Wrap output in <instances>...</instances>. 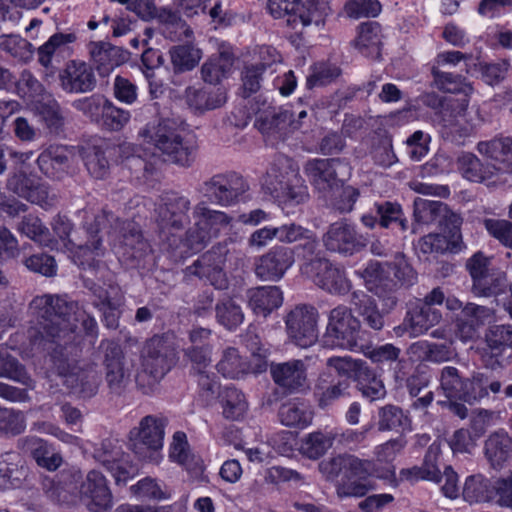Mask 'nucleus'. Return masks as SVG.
<instances>
[{
    "mask_svg": "<svg viewBox=\"0 0 512 512\" xmlns=\"http://www.w3.org/2000/svg\"><path fill=\"white\" fill-rule=\"evenodd\" d=\"M40 324L46 335L48 355L59 376L63 377V385L79 397L87 399L94 397L99 389L101 378L94 364L80 367L76 357L75 324L73 317L77 306L58 298H41L34 302Z\"/></svg>",
    "mask_w": 512,
    "mask_h": 512,
    "instance_id": "obj_1",
    "label": "nucleus"
},
{
    "mask_svg": "<svg viewBox=\"0 0 512 512\" xmlns=\"http://www.w3.org/2000/svg\"><path fill=\"white\" fill-rule=\"evenodd\" d=\"M249 189L242 175L230 171L218 173L204 180L196 191L206 200L198 202L193 208L194 217L216 237L219 230L229 225L231 217L225 212L211 209L208 203L219 207H230L240 202Z\"/></svg>",
    "mask_w": 512,
    "mask_h": 512,
    "instance_id": "obj_2",
    "label": "nucleus"
},
{
    "mask_svg": "<svg viewBox=\"0 0 512 512\" xmlns=\"http://www.w3.org/2000/svg\"><path fill=\"white\" fill-rule=\"evenodd\" d=\"M318 467L327 480L332 481L343 475L336 484V493L340 499L364 497L376 489L370 477L389 480L394 475L391 468L380 467L371 459H361L352 454H339L322 460Z\"/></svg>",
    "mask_w": 512,
    "mask_h": 512,
    "instance_id": "obj_3",
    "label": "nucleus"
},
{
    "mask_svg": "<svg viewBox=\"0 0 512 512\" xmlns=\"http://www.w3.org/2000/svg\"><path fill=\"white\" fill-rule=\"evenodd\" d=\"M477 151L490 162L484 164L470 152H463L458 157V168L467 180L490 186L500 182L503 175L512 173L511 137L501 136L489 141H480L477 144Z\"/></svg>",
    "mask_w": 512,
    "mask_h": 512,
    "instance_id": "obj_4",
    "label": "nucleus"
},
{
    "mask_svg": "<svg viewBox=\"0 0 512 512\" xmlns=\"http://www.w3.org/2000/svg\"><path fill=\"white\" fill-rule=\"evenodd\" d=\"M113 218V213L103 212L97 215L94 221L86 228L87 241L85 243H77L70 237L73 229L71 221L65 217L57 215L51 222L54 234L63 242L68 250H74L73 260L85 272L103 269L102 264L96 259L105 253L102 236L100 232L106 224V220Z\"/></svg>",
    "mask_w": 512,
    "mask_h": 512,
    "instance_id": "obj_5",
    "label": "nucleus"
},
{
    "mask_svg": "<svg viewBox=\"0 0 512 512\" xmlns=\"http://www.w3.org/2000/svg\"><path fill=\"white\" fill-rule=\"evenodd\" d=\"M143 142L153 145L164 156V161L181 167H191L196 158L197 146L181 136L176 121L165 118L147 123L140 131Z\"/></svg>",
    "mask_w": 512,
    "mask_h": 512,
    "instance_id": "obj_6",
    "label": "nucleus"
},
{
    "mask_svg": "<svg viewBox=\"0 0 512 512\" xmlns=\"http://www.w3.org/2000/svg\"><path fill=\"white\" fill-rule=\"evenodd\" d=\"M262 189L266 194L283 203L300 204L309 196L295 162L282 154L275 156L264 175Z\"/></svg>",
    "mask_w": 512,
    "mask_h": 512,
    "instance_id": "obj_7",
    "label": "nucleus"
},
{
    "mask_svg": "<svg viewBox=\"0 0 512 512\" xmlns=\"http://www.w3.org/2000/svg\"><path fill=\"white\" fill-rule=\"evenodd\" d=\"M440 386L448 398L461 400L470 405L487 398L489 392L496 394L501 389V383L489 373L478 371L464 378L453 366L442 368Z\"/></svg>",
    "mask_w": 512,
    "mask_h": 512,
    "instance_id": "obj_8",
    "label": "nucleus"
},
{
    "mask_svg": "<svg viewBox=\"0 0 512 512\" xmlns=\"http://www.w3.org/2000/svg\"><path fill=\"white\" fill-rule=\"evenodd\" d=\"M121 242V258L125 265L132 269L149 270L153 265L152 249L144 237L139 224L130 220H121L113 214V218L107 219Z\"/></svg>",
    "mask_w": 512,
    "mask_h": 512,
    "instance_id": "obj_9",
    "label": "nucleus"
},
{
    "mask_svg": "<svg viewBox=\"0 0 512 512\" xmlns=\"http://www.w3.org/2000/svg\"><path fill=\"white\" fill-rule=\"evenodd\" d=\"M190 209V199L178 192L168 191L160 196L156 207L159 237L167 241L170 248L177 247L174 232L183 230L190 223Z\"/></svg>",
    "mask_w": 512,
    "mask_h": 512,
    "instance_id": "obj_10",
    "label": "nucleus"
},
{
    "mask_svg": "<svg viewBox=\"0 0 512 512\" xmlns=\"http://www.w3.org/2000/svg\"><path fill=\"white\" fill-rule=\"evenodd\" d=\"M417 281V273L406 257L398 253L392 261L379 264L378 283L375 294L382 299L388 310H392L398 301L396 291L399 286H411Z\"/></svg>",
    "mask_w": 512,
    "mask_h": 512,
    "instance_id": "obj_11",
    "label": "nucleus"
},
{
    "mask_svg": "<svg viewBox=\"0 0 512 512\" xmlns=\"http://www.w3.org/2000/svg\"><path fill=\"white\" fill-rule=\"evenodd\" d=\"M359 332L360 321L352 309L338 305L329 311L322 345L331 349L354 350L358 345Z\"/></svg>",
    "mask_w": 512,
    "mask_h": 512,
    "instance_id": "obj_12",
    "label": "nucleus"
},
{
    "mask_svg": "<svg viewBox=\"0 0 512 512\" xmlns=\"http://www.w3.org/2000/svg\"><path fill=\"white\" fill-rule=\"evenodd\" d=\"M349 360V356L330 357L326 361L327 368L332 371H324L319 374L313 386V397L318 407L327 409L340 398L349 394L351 387L350 375H342L339 372L340 362Z\"/></svg>",
    "mask_w": 512,
    "mask_h": 512,
    "instance_id": "obj_13",
    "label": "nucleus"
},
{
    "mask_svg": "<svg viewBox=\"0 0 512 512\" xmlns=\"http://www.w3.org/2000/svg\"><path fill=\"white\" fill-rule=\"evenodd\" d=\"M229 253L227 243H218L202 254L192 265L184 269L186 277L195 276L208 282L218 290L228 287V279L224 272L226 257Z\"/></svg>",
    "mask_w": 512,
    "mask_h": 512,
    "instance_id": "obj_14",
    "label": "nucleus"
},
{
    "mask_svg": "<svg viewBox=\"0 0 512 512\" xmlns=\"http://www.w3.org/2000/svg\"><path fill=\"white\" fill-rule=\"evenodd\" d=\"M319 312L310 304H299L285 317L288 338L298 347L308 348L318 340Z\"/></svg>",
    "mask_w": 512,
    "mask_h": 512,
    "instance_id": "obj_15",
    "label": "nucleus"
},
{
    "mask_svg": "<svg viewBox=\"0 0 512 512\" xmlns=\"http://www.w3.org/2000/svg\"><path fill=\"white\" fill-rule=\"evenodd\" d=\"M167 420L153 415L145 416L135 430L136 436L131 439V448L139 459L148 462H158L160 450L163 447L164 428Z\"/></svg>",
    "mask_w": 512,
    "mask_h": 512,
    "instance_id": "obj_16",
    "label": "nucleus"
},
{
    "mask_svg": "<svg viewBox=\"0 0 512 512\" xmlns=\"http://www.w3.org/2000/svg\"><path fill=\"white\" fill-rule=\"evenodd\" d=\"M98 349L102 353L106 387L111 395L121 396L130 382V374L124 368L122 348L117 342L104 339Z\"/></svg>",
    "mask_w": 512,
    "mask_h": 512,
    "instance_id": "obj_17",
    "label": "nucleus"
},
{
    "mask_svg": "<svg viewBox=\"0 0 512 512\" xmlns=\"http://www.w3.org/2000/svg\"><path fill=\"white\" fill-rule=\"evenodd\" d=\"M304 173L320 191L339 188L350 175V166L340 158H315L304 165Z\"/></svg>",
    "mask_w": 512,
    "mask_h": 512,
    "instance_id": "obj_18",
    "label": "nucleus"
},
{
    "mask_svg": "<svg viewBox=\"0 0 512 512\" xmlns=\"http://www.w3.org/2000/svg\"><path fill=\"white\" fill-rule=\"evenodd\" d=\"M482 119L477 110L461 108L457 111L443 109L440 119L441 137L457 146L463 145L472 136Z\"/></svg>",
    "mask_w": 512,
    "mask_h": 512,
    "instance_id": "obj_19",
    "label": "nucleus"
},
{
    "mask_svg": "<svg viewBox=\"0 0 512 512\" xmlns=\"http://www.w3.org/2000/svg\"><path fill=\"white\" fill-rule=\"evenodd\" d=\"M301 272L330 294L345 295L351 289V282L346 277L345 270L333 265L328 259L303 263Z\"/></svg>",
    "mask_w": 512,
    "mask_h": 512,
    "instance_id": "obj_20",
    "label": "nucleus"
},
{
    "mask_svg": "<svg viewBox=\"0 0 512 512\" xmlns=\"http://www.w3.org/2000/svg\"><path fill=\"white\" fill-rule=\"evenodd\" d=\"M41 298H43V299L58 298L67 303L76 304L77 311H75V314L73 315V317H69V321L71 320L75 324V327H74L75 328L74 331L76 334L75 347L77 349H78L77 344L80 340V336L77 332V328H78L77 323L79 321H81L82 328L84 329V331L86 332L87 335H90V336L97 335L98 325H97L95 318L92 317L91 315L87 314L86 311L79 306V303L77 301L70 300L65 296L45 294V295L35 297L29 305L30 313L35 321V326L28 330V336H29V339L33 346H37L38 348H41L42 350H44L48 353V348L46 347V344H45L48 337H46L44 330L42 328V325L40 324L41 321H40L39 315L37 313V309H35L33 307L34 302Z\"/></svg>",
    "mask_w": 512,
    "mask_h": 512,
    "instance_id": "obj_21",
    "label": "nucleus"
},
{
    "mask_svg": "<svg viewBox=\"0 0 512 512\" xmlns=\"http://www.w3.org/2000/svg\"><path fill=\"white\" fill-rule=\"evenodd\" d=\"M322 242L330 252L351 256L361 251L368 243L365 236L347 220H339L329 225L323 234Z\"/></svg>",
    "mask_w": 512,
    "mask_h": 512,
    "instance_id": "obj_22",
    "label": "nucleus"
},
{
    "mask_svg": "<svg viewBox=\"0 0 512 512\" xmlns=\"http://www.w3.org/2000/svg\"><path fill=\"white\" fill-rule=\"evenodd\" d=\"M339 372L342 375H350V381L357 382V388L362 396L369 401H375L385 396L386 390L381 379H379L366 361L354 359L340 362Z\"/></svg>",
    "mask_w": 512,
    "mask_h": 512,
    "instance_id": "obj_23",
    "label": "nucleus"
},
{
    "mask_svg": "<svg viewBox=\"0 0 512 512\" xmlns=\"http://www.w3.org/2000/svg\"><path fill=\"white\" fill-rule=\"evenodd\" d=\"M175 363V352L166 342L161 339H151L146 345V352L143 358L142 374L138 375L137 381L144 375L151 378V384L159 382L172 368Z\"/></svg>",
    "mask_w": 512,
    "mask_h": 512,
    "instance_id": "obj_24",
    "label": "nucleus"
},
{
    "mask_svg": "<svg viewBox=\"0 0 512 512\" xmlns=\"http://www.w3.org/2000/svg\"><path fill=\"white\" fill-rule=\"evenodd\" d=\"M80 501L90 512H106L113 505V496L105 476L90 471L79 487Z\"/></svg>",
    "mask_w": 512,
    "mask_h": 512,
    "instance_id": "obj_25",
    "label": "nucleus"
},
{
    "mask_svg": "<svg viewBox=\"0 0 512 512\" xmlns=\"http://www.w3.org/2000/svg\"><path fill=\"white\" fill-rule=\"evenodd\" d=\"M361 223L370 229L378 224L401 235L409 229V222L401 205L390 201L376 202L371 212L361 216Z\"/></svg>",
    "mask_w": 512,
    "mask_h": 512,
    "instance_id": "obj_26",
    "label": "nucleus"
},
{
    "mask_svg": "<svg viewBox=\"0 0 512 512\" xmlns=\"http://www.w3.org/2000/svg\"><path fill=\"white\" fill-rule=\"evenodd\" d=\"M98 261L102 264L103 269L88 272L82 269L83 273L81 274L83 286L89 291L90 296L93 298L92 305L96 309L104 308L114 302H123L124 299L122 290L117 283L111 280L100 281L98 275L100 274L101 278L104 277L107 268L102 261Z\"/></svg>",
    "mask_w": 512,
    "mask_h": 512,
    "instance_id": "obj_27",
    "label": "nucleus"
},
{
    "mask_svg": "<svg viewBox=\"0 0 512 512\" xmlns=\"http://www.w3.org/2000/svg\"><path fill=\"white\" fill-rule=\"evenodd\" d=\"M294 263L293 249L275 246L255 262V274L262 281H279Z\"/></svg>",
    "mask_w": 512,
    "mask_h": 512,
    "instance_id": "obj_28",
    "label": "nucleus"
},
{
    "mask_svg": "<svg viewBox=\"0 0 512 512\" xmlns=\"http://www.w3.org/2000/svg\"><path fill=\"white\" fill-rule=\"evenodd\" d=\"M350 304L352 312L354 311L360 321V327L364 325L376 332L384 328L385 315L391 310H388L384 304L380 310L373 296L363 291H354L351 294Z\"/></svg>",
    "mask_w": 512,
    "mask_h": 512,
    "instance_id": "obj_29",
    "label": "nucleus"
},
{
    "mask_svg": "<svg viewBox=\"0 0 512 512\" xmlns=\"http://www.w3.org/2000/svg\"><path fill=\"white\" fill-rule=\"evenodd\" d=\"M61 88L67 93H88L95 89L97 80L93 68L80 61L71 60L59 73Z\"/></svg>",
    "mask_w": 512,
    "mask_h": 512,
    "instance_id": "obj_30",
    "label": "nucleus"
},
{
    "mask_svg": "<svg viewBox=\"0 0 512 512\" xmlns=\"http://www.w3.org/2000/svg\"><path fill=\"white\" fill-rule=\"evenodd\" d=\"M270 374L275 384L289 393L300 391L307 384V368L302 360L271 363Z\"/></svg>",
    "mask_w": 512,
    "mask_h": 512,
    "instance_id": "obj_31",
    "label": "nucleus"
},
{
    "mask_svg": "<svg viewBox=\"0 0 512 512\" xmlns=\"http://www.w3.org/2000/svg\"><path fill=\"white\" fill-rule=\"evenodd\" d=\"M493 317V310L487 306L467 303L457 317V335L463 341L478 337L479 328Z\"/></svg>",
    "mask_w": 512,
    "mask_h": 512,
    "instance_id": "obj_32",
    "label": "nucleus"
},
{
    "mask_svg": "<svg viewBox=\"0 0 512 512\" xmlns=\"http://www.w3.org/2000/svg\"><path fill=\"white\" fill-rule=\"evenodd\" d=\"M293 116L294 114L287 109L273 107L259 114L255 126L262 134L283 139L291 127L293 129L299 127V124L293 121Z\"/></svg>",
    "mask_w": 512,
    "mask_h": 512,
    "instance_id": "obj_33",
    "label": "nucleus"
},
{
    "mask_svg": "<svg viewBox=\"0 0 512 512\" xmlns=\"http://www.w3.org/2000/svg\"><path fill=\"white\" fill-rule=\"evenodd\" d=\"M7 188L17 196L42 207L52 204L48 188L37 184L33 178L23 172L14 173L7 180Z\"/></svg>",
    "mask_w": 512,
    "mask_h": 512,
    "instance_id": "obj_34",
    "label": "nucleus"
},
{
    "mask_svg": "<svg viewBox=\"0 0 512 512\" xmlns=\"http://www.w3.org/2000/svg\"><path fill=\"white\" fill-rule=\"evenodd\" d=\"M483 450L490 468L500 471L512 461V437L504 430L493 432L484 441Z\"/></svg>",
    "mask_w": 512,
    "mask_h": 512,
    "instance_id": "obj_35",
    "label": "nucleus"
},
{
    "mask_svg": "<svg viewBox=\"0 0 512 512\" xmlns=\"http://www.w3.org/2000/svg\"><path fill=\"white\" fill-rule=\"evenodd\" d=\"M18 446L25 452L29 453L36 461L38 466L55 471L58 469L63 458L54 447L47 441L37 437H24L18 440Z\"/></svg>",
    "mask_w": 512,
    "mask_h": 512,
    "instance_id": "obj_36",
    "label": "nucleus"
},
{
    "mask_svg": "<svg viewBox=\"0 0 512 512\" xmlns=\"http://www.w3.org/2000/svg\"><path fill=\"white\" fill-rule=\"evenodd\" d=\"M40 171L48 178L61 180L70 167L69 151L65 146H49L37 158Z\"/></svg>",
    "mask_w": 512,
    "mask_h": 512,
    "instance_id": "obj_37",
    "label": "nucleus"
},
{
    "mask_svg": "<svg viewBox=\"0 0 512 512\" xmlns=\"http://www.w3.org/2000/svg\"><path fill=\"white\" fill-rule=\"evenodd\" d=\"M488 349L484 354L485 365L492 370L503 365L502 357L506 348L512 347V325H496L487 335Z\"/></svg>",
    "mask_w": 512,
    "mask_h": 512,
    "instance_id": "obj_38",
    "label": "nucleus"
},
{
    "mask_svg": "<svg viewBox=\"0 0 512 512\" xmlns=\"http://www.w3.org/2000/svg\"><path fill=\"white\" fill-rule=\"evenodd\" d=\"M248 306L256 314L267 317L283 303V293L278 286H261L248 290Z\"/></svg>",
    "mask_w": 512,
    "mask_h": 512,
    "instance_id": "obj_39",
    "label": "nucleus"
},
{
    "mask_svg": "<svg viewBox=\"0 0 512 512\" xmlns=\"http://www.w3.org/2000/svg\"><path fill=\"white\" fill-rule=\"evenodd\" d=\"M90 54L97 64L100 75L109 74L115 67L120 66L127 60L125 50L107 42L91 43Z\"/></svg>",
    "mask_w": 512,
    "mask_h": 512,
    "instance_id": "obj_40",
    "label": "nucleus"
},
{
    "mask_svg": "<svg viewBox=\"0 0 512 512\" xmlns=\"http://www.w3.org/2000/svg\"><path fill=\"white\" fill-rule=\"evenodd\" d=\"M331 8L329 0H299L298 18L290 20L298 31H302L309 25H322L326 17L330 14Z\"/></svg>",
    "mask_w": 512,
    "mask_h": 512,
    "instance_id": "obj_41",
    "label": "nucleus"
},
{
    "mask_svg": "<svg viewBox=\"0 0 512 512\" xmlns=\"http://www.w3.org/2000/svg\"><path fill=\"white\" fill-rule=\"evenodd\" d=\"M354 46L366 57L378 59L381 54L382 31L378 22L367 21L359 25Z\"/></svg>",
    "mask_w": 512,
    "mask_h": 512,
    "instance_id": "obj_42",
    "label": "nucleus"
},
{
    "mask_svg": "<svg viewBox=\"0 0 512 512\" xmlns=\"http://www.w3.org/2000/svg\"><path fill=\"white\" fill-rule=\"evenodd\" d=\"M442 319V314L437 308H431L417 302L406 313V324L411 328V337H417L426 333L437 325Z\"/></svg>",
    "mask_w": 512,
    "mask_h": 512,
    "instance_id": "obj_43",
    "label": "nucleus"
},
{
    "mask_svg": "<svg viewBox=\"0 0 512 512\" xmlns=\"http://www.w3.org/2000/svg\"><path fill=\"white\" fill-rule=\"evenodd\" d=\"M76 40L74 33H55L38 48L39 63L46 69L53 68V59L62 57L69 45Z\"/></svg>",
    "mask_w": 512,
    "mask_h": 512,
    "instance_id": "obj_44",
    "label": "nucleus"
},
{
    "mask_svg": "<svg viewBox=\"0 0 512 512\" xmlns=\"http://www.w3.org/2000/svg\"><path fill=\"white\" fill-rule=\"evenodd\" d=\"M234 55L232 52L222 50L217 55L211 56L201 67V77L204 82L218 84L226 78L233 66Z\"/></svg>",
    "mask_w": 512,
    "mask_h": 512,
    "instance_id": "obj_45",
    "label": "nucleus"
},
{
    "mask_svg": "<svg viewBox=\"0 0 512 512\" xmlns=\"http://www.w3.org/2000/svg\"><path fill=\"white\" fill-rule=\"evenodd\" d=\"M17 231L40 246L51 250L58 249V240L52 237L49 229L37 216L31 214L24 216L17 224Z\"/></svg>",
    "mask_w": 512,
    "mask_h": 512,
    "instance_id": "obj_46",
    "label": "nucleus"
},
{
    "mask_svg": "<svg viewBox=\"0 0 512 512\" xmlns=\"http://www.w3.org/2000/svg\"><path fill=\"white\" fill-rule=\"evenodd\" d=\"M215 318L221 326L233 331L243 323L244 312L234 298L225 296L215 304Z\"/></svg>",
    "mask_w": 512,
    "mask_h": 512,
    "instance_id": "obj_47",
    "label": "nucleus"
},
{
    "mask_svg": "<svg viewBox=\"0 0 512 512\" xmlns=\"http://www.w3.org/2000/svg\"><path fill=\"white\" fill-rule=\"evenodd\" d=\"M278 416L285 426L304 428L311 423L313 412L303 402L290 401L281 405Z\"/></svg>",
    "mask_w": 512,
    "mask_h": 512,
    "instance_id": "obj_48",
    "label": "nucleus"
},
{
    "mask_svg": "<svg viewBox=\"0 0 512 512\" xmlns=\"http://www.w3.org/2000/svg\"><path fill=\"white\" fill-rule=\"evenodd\" d=\"M216 368L226 378L238 379L248 371L246 361L234 347H228L223 351Z\"/></svg>",
    "mask_w": 512,
    "mask_h": 512,
    "instance_id": "obj_49",
    "label": "nucleus"
},
{
    "mask_svg": "<svg viewBox=\"0 0 512 512\" xmlns=\"http://www.w3.org/2000/svg\"><path fill=\"white\" fill-rule=\"evenodd\" d=\"M379 431L405 430L410 427L411 421L405 415L402 408L396 405L388 404L379 409L378 412Z\"/></svg>",
    "mask_w": 512,
    "mask_h": 512,
    "instance_id": "obj_50",
    "label": "nucleus"
},
{
    "mask_svg": "<svg viewBox=\"0 0 512 512\" xmlns=\"http://www.w3.org/2000/svg\"><path fill=\"white\" fill-rule=\"evenodd\" d=\"M83 160L91 176L103 179L109 172V162L106 150L100 145H91L84 149Z\"/></svg>",
    "mask_w": 512,
    "mask_h": 512,
    "instance_id": "obj_51",
    "label": "nucleus"
},
{
    "mask_svg": "<svg viewBox=\"0 0 512 512\" xmlns=\"http://www.w3.org/2000/svg\"><path fill=\"white\" fill-rule=\"evenodd\" d=\"M0 377L9 378L26 386H30L32 382L25 367L8 352L7 348L1 346Z\"/></svg>",
    "mask_w": 512,
    "mask_h": 512,
    "instance_id": "obj_52",
    "label": "nucleus"
},
{
    "mask_svg": "<svg viewBox=\"0 0 512 512\" xmlns=\"http://www.w3.org/2000/svg\"><path fill=\"white\" fill-rule=\"evenodd\" d=\"M171 62L175 73L192 70L201 59L199 49L191 45H178L170 50Z\"/></svg>",
    "mask_w": 512,
    "mask_h": 512,
    "instance_id": "obj_53",
    "label": "nucleus"
},
{
    "mask_svg": "<svg viewBox=\"0 0 512 512\" xmlns=\"http://www.w3.org/2000/svg\"><path fill=\"white\" fill-rule=\"evenodd\" d=\"M463 497L470 503L491 501V483L484 476L472 475L466 479Z\"/></svg>",
    "mask_w": 512,
    "mask_h": 512,
    "instance_id": "obj_54",
    "label": "nucleus"
},
{
    "mask_svg": "<svg viewBox=\"0 0 512 512\" xmlns=\"http://www.w3.org/2000/svg\"><path fill=\"white\" fill-rule=\"evenodd\" d=\"M270 70L272 74V64L256 63L247 65L242 71V96L249 97L251 94L256 93L260 89V83L264 79L267 71Z\"/></svg>",
    "mask_w": 512,
    "mask_h": 512,
    "instance_id": "obj_55",
    "label": "nucleus"
},
{
    "mask_svg": "<svg viewBox=\"0 0 512 512\" xmlns=\"http://www.w3.org/2000/svg\"><path fill=\"white\" fill-rule=\"evenodd\" d=\"M443 211H446V204L440 201L427 200L417 197L414 200V217L419 223L428 224L439 221Z\"/></svg>",
    "mask_w": 512,
    "mask_h": 512,
    "instance_id": "obj_56",
    "label": "nucleus"
},
{
    "mask_svg": "<svg viewBox=\"0 0 512 512\" xmlns=\"http://www.w3.org/2000/svg\"><path fill=\"white\" fill-rule=\"evenodd\" d=\"M247 410L244 394L235 387H227L223 397V415L226 419L239 420Z\"/></svg>",
    "mask_w": 512,
    "mask_h": 512,
    "instance_id": "obj_57",
    "label": "nucleus"
},
{
    "mask_svg": "<svg viewBox=\"0 0 512 512\" xmlns=\"http://www.w3.org/2000/svg\"><path fill=\"white\" fill-rule=\"evenodd\" d=\"M184 359L190 364V373L207 371L211 365L212 349L210 345H191L183 350Z\"/></svg>",
    "mask_w": 512,
    "mask_h": 512,
    "instance_id": "obj_58",
    "label": "nucleus"
},
{
    "mask_svg": "<svg viewBox=\"0 0 512 512\" xmlns=\"http://www.w3.org/2000/svg\"><path fill=\"white\" fill-rule=\"evenodd\" d=\"M407 445V441L403 436L391 439L383 444L375 447L374 455L376 460H373L380 467H389L394 470L393 466L389 465L393 462L396 456ZM395 473V471H393ZM395 474L391 477L393 478Z\"/></svg>",
    "mask_w": 512,
    "mask_h": 512,
    "instance_id": "obj_59",
    "label": "nucleus"
},
{
    "mask_svg": "<svg viewBox=\"0 0 512 512\" xmlns=\"http://www.w3.org/2000/svg\"><path fill=\"white\" fill-rule=\"evenodd\" d=\"M267 8L273 18L282 19L287 27L298 31L290 20L298 18L299 0H268Z\"/></svg>",
    "mask_w": 512,
    "mask_h": 512,
    "instance_id": "obj_60",
    "label": "nucleus"
},
{
    "mask_svg": "<svg viewBox=\"0 0 512 512\" xmlns=\"http://www.w3.org/2000/svg\"><path fill=\"white\" fill-rule=\"evenodd\" d=\"M435 86L447 93H467L471 87L464 82V78L450 72H443L432 68Z\"/></svg>",
    "mask_w": 512,
    "mask_h": 512,
    "instance_id": "obj_61",
    "label": "nucleus"
},
{
    "mask_svg": "<svg viewBox=\"0 0 512 512\" xmlns=\"http://www.w3.org/2000/svg\"><path fill=\"white\" fill-rule=\"evenodd\" d=\"M331 198L332 207L340 213H349L353 210V207L360 196V192L353 186H344L343 184L339 188H335Z\"/></svg>",
    "mask_w": 512,
    "mask_h": 512,
    "instance_id": "obj_62",
    "label": "nucleus"
},
{
    "mask_svg": "<svg viewBox=\"0 0 512 512\" xmlns=\"http://www.w3.org/2000/svg\"><path fill=\"white\" fill-rule=\"evenodd\" d=\"M213 238V232L202 224L201 221H197L192 227H190L183 240V245L192 252L201 251Z\"/></svg>",
    "mask_w": 512,
    "mask_h": 512,
    "instance_id": "obj_63",
    "label": "nucleus"
},
{
    "mask_svg": "<svg viewBox=\"0 0 512 512\" xmlns=\"http://www.w3.org/2000/svg\"><path fill=\"white\" fill-rule=\"evenodd\" d=\"M491 496V501L512 509V471H509L507 476L494 481L491 485Z\"/></svg>",
    "mask_w": 512,
    "mask_h": 512,
    "instance_id": "obj_64",
    "label": "nucleus"
}]
</instances>
